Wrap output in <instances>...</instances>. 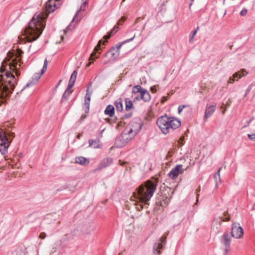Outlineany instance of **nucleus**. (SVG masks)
Returning a JSON list of instances; mask_svg holds the SVG:
<instances>
[{"label": "nucleus", "mask_w": 255, "mask_h": 255, "mask_svg": "<svg viewBox=\"0 0 255 255\" xmlns=\"http://www.w3.org/2000/svg\"><path fill=\"white\" fill-rule=\"evenodd\" d=\"M61 0H48L45 4L44 11L35 13L29 22L28 26L23 30L19 38L25 39L29 42L36 40L42 32L45 27L44 20L48 14L60 7L62 4Z\"/></svg>", "instance_id": "nucleus-1"}, {"label": "nucleus", "mask_w": 255, "mask_h": 255, "mask_svg": "<svg viewBox=\"0 0 255 255\" xmlns=\"http://www.w3.org/2000/svg\"><path fill=\"white\" fill-rule=\"evenodd\" d=\"M20 64L15 58L11 61L5 60L0 67V105L5 102V98L8 97L17 84V79L11 72H14L17 76L20 74L18 68Z\"/></svg>", "instance_id": "nucleus-2"}, {"label": "nucleus", "mask_w": 255, "mask_h": 255, "mask_svg": "<svg viewBox=\"0 0 255 255\" xmlns=\"http://www.w3.org/2000/svg\"><path fill=\"white\" fill-rule=\"evenodd\" d=\"M157 184V181L155 180H148L141 184L135 192L133 193L134 198L138 199L140 203L132 201V204L135 206L137 211H140L143 208V204L148 205V202L150 200L154 193Z\"/></svg>", "instance_id": "nucleus-3"}, {"label": "nucleus", "mask_w": 255, "mask_h": 255, "mask_svg": "<svg viewBox=\"0 0 255 255\" xmlns=\"http://www.w3.org/2000/svg\"><path fill=\"white\" fill-rule=\"evenodd\" d=\"M156 124L161 132L167 134L180 127L181 122L176 118L169 117L165 115L157 119Z\"/></svg>", "instance_id": "nucleus-4"}, {"label": "nucleus", "mask_w": 255, "mask_h": 255, "mask_svg": "<svg viewBox=\"0 0 255 255\" xmlns=\"http://www.w3.org/2000/svg\"><path fill=\"white\" fill-rule=\"evenodd\" d=\"M14 136V133L0 128V152L1 154L5 155L7 153V148Z\"/></svg>", "instance_id": "nucleus-5"}, {"label": "nucleus", "mask_w": 255, "mask_h": 255, "mask_svg": "<svg viewBox=\"0 0 255 255\" xmlns=\"http://www.w3.org/2000/svg\"><path fill=\"white\" fill-rule=\"evenodd\" d=\"M129 126L130 127L129 130L128 131L127 133H123L121 134V136L117 138L115 141V144L118 147H122L124 145V142L120 144V142L123 140H125V139H128V138L126 137L128 134H129L130 133L133 132L134 134H136L138 132L141 128V124L140 121L139 120H136L132 121L130 124Z\"/></svg>", "instance_id": "nucleus-6"}, {"label": "nucleus", "mask_w": 255, "mask_h": 255, "mask_svg": "<svg viewBox=\"0 0 255 255\" xmlns=\"http://www.w3.org/2000/svg\"><path fill=\"white\" fill-rule=\"evenodd\" d=\"M135 37V35H134L133 37H132L130 38H129L128 39H127L124 41H123L122 43H118L116 47H113L110 49V50L107 52V53L106 54L105 56L108 57L109 58V60L108 61H105L104 63V64H106L108 62H110L112 60H115L116 58H117L120 54V49L122 47V46L127 42H130L132 41Z\"/></svg>", "instance_id": "nucleus-7"}, {"label": "nucleus", "mask_w": 255, "mask_h": 255, "mask_svg": "<svg viewBox=\"0 0 255 255\" xmlns=\"http://www.w3.org/2000/svg\"><path fill=\"white\" fill-rule=\"evenodd\" d=\"M48 61L47 58L44 60V64L43 66V68L41 70L40 73H36L34 75L32 80L28 82L26 86L21 89V91H22L25 88L29 87L30 86L34 85L40 78L41 76L43 74L45 71L46 70L48 65Z\"/></svg>", "instance_id": "nucleus-8"}, {"label": "nucleus", "mask_w": 255, "mask_h": 255, "mask_svg": "<svg viewBox=\"0 0 255 255\" xmlns=\"http://www.w3.org/2000/svg\"><path fill=\"white\" fill-rule=\"evenodd\" d=\"M231 237L229 232H225L221 237V241L224 246L223 255H228L231 250L230 244Z\"/></svg>", "instance_id": "nucleus-9"}, {"label": "nucleus", "mask_w": 255, "mask_h": 255, "mask_svg": "<svg viewBox=\"0 0 255 255\" xmlns=\"http://www.w3.org/2000/svg\"><path fill=\"white\" fill-rule=\"evenodd\" d=\"M186 168L183 169V166L181 164H177L175 168L172 169V170L168 173V176L172 180L175 179L179 174H182Z\"/></svg>", "instance_id": "nucleus-10"}, {"label": "nucleus", "mask_w": 255, "mask_h": 255, "mask_svg": "<svg viewBox=\"0 0 255 255\" xmlns=\"http://www.w3.org/2000/svg\"><path fill=\"white\" fill-rule=\"evenodd\" d=\"M231 234L232 237L236 239H239L243 237L244 231L239 224L234 223L232 224Z\"/></svg>", "instance_id": "nucleus-11"}, {"label": "nucleus", "mask_w": 255, "mask_h": 255, "mask_svg": "<svg viewBox=\"0 0 255 255\" xmlns=\"http://www.w3.org/2000/svg\"><path fill=\"white\" fill-rule=\"evenodd\" d=\"M167 235L168 233L166 235H164L160 238L157 242L154 244L153 246V252L155 255H159L160 254V250L163 248L162 244H164L166 242V239Z\"/></svg>", "instance_id": "nucleus-12"}, {"label": "nucleus", "mask_w": 255, "mask_h": 255, "mask_svg": "<svg viewBox=\"0 0 255 255\" xmlns=\"http://www.w3.org/2000/svg\"><path fill=\"white\" fill-rule=\"evenodd\" d=\"M113 160L111 157H107L103 159L94 170L95 172H99L102 169L109 167L112 164Z\"/></svg>", "instance_id": "nucleus-13"}, {"label": "nucleus", "mask_w": 255, "mask_h": 255, "mask_svg": "<svg viewBox=\"0 0 255 255\" xmlns=\"http://www.w3.org/2000/svg\"><path fill=\"white\" fill-rule=\"evenodd\" d=\"M92 93V91H89V88L87 89L84 103V105L85 106L84 110L86 113H88L89 112L90 99Z\"/></svg>", "instance_id": "nucleus-14"}, {"label": "nucleus", "mask_w": 255, "mask_h": 255, "mask_svg": "<svg viewBox=\"0 0 255 255\" xmlns=\"http://www.w3.org/2000/svg\"><path fill=\"white\" fill-rule=\"evenodd\" d=\"M102 42L103 41L102 40H99L97 45L95 47L94 51L91 53V56L89 57V60L90 62L88 63H87V67L90 66L92 62H93V61L91 62V61L94 60L95 58H94V56L96 55V52H98V51L101 49V44Z\"/></svg>", "instance_id": "nucleus-15"}, {"label": "nucleus", "mask_w": 255, "mask_h": 255, "mask_svg": "<svg viewBox=\"0 0 255 255\" xmlns=\"http://www.w3.org/2000/svg\"><path fill=\"white\" fill-rule=\"evenodd\" d=\"M216 110V106L215 105H207L206 107V109L205 112L204 118L206 120L210 117L212 114L214 113Z\"/></svg>", "instance_id": "nucleus-16"}, {"label": "nucleus", "mask_w": 255, "mask_h": 255, "mask_svg": "<svg viewBox=\"0 0 255 255\" xmlns=\"http://www.w3.org/2000/svg\"><path fill=\"white\" fill-rule=\"evenodd\" d=\"M140 98L145 102H149L151 99L150 95L146 89H144L140 95Z\"/></svg>", "instance_id": "nucleus-17"}, {"label": "nucleus", "mask_w": 255, "mask_h": 255, "mask_svg": "<svg viewBox=\"0 0 255 255\" xmlns=\"http://www.w3.org/2000/svg\"><path fill=\"white\" fill-rule=\"evenodd\" d=\"M90 161L88 159L83 156L76 157L75 158V163L81 165H87Z\"/></svg>", "instance_id": "nucleus-18"}, {"label": "nucleus", "mask_w": 255, "mask_h": 255, "mask_svg": "<svg viewBox=\"0 0 255 255\" xmlns=\"http://www.w3.org/2000/svg\"><path fill=\"white\" fill-rule=\"evenodd\" d=\"M89 146L93 148H101L102 145L99 140L90 139L89 140Z\"/></svg>", "instance_id": "nucleus-19"}, {"label": "nucleus", "mask_w": 255, "mask_h": 255, "mask_svg": "<svg viewBox=\"0 0 255 255\" xmlns=\"http://www.w3.org/2000/svg\"><path fill=\"white\" fill-rule=\"evenodd\" d=\"M104 113L105 115L109 116L110 117H113L115 114V108L113 105H108Z\"/></svg>", "instance_id": "nucleus-20"}, {"label": "nucleus", "mask_w": 255, "mask_h": 255, "mask_svg": "<svg viewBox=\"0 0 255 255\" xmlns=\"http://www.w3.org/2000/svg\"><path fill=\"white\" fill-rule=\"evenodd\" d=\"M225 220L223 219L222 218L219 217L216 219H215L213 222V228H214L215 226H217L216 228L219 232L220 229V226L222 222L223 221H225Z\"/></svg>", "instance_id": "nucleus-21"}, {"label": "nucleus", "mask_w": 255, "mask_h": 255, "mask_svg": "<svg viewBox=\"0 0 255 255\" xmlns=\"http://www.w3.org/2000/svg\"><path fill=\"white\" fill-rule=\"evenodd\" d=\"M87 3H88V2H87V1H84V2H83V3H82V5L81 6L80 8L76 11V13H75V15H74V17H73V19H72V22H73V21H77V22H78V21L80 20V19H79V20H78V19H76V17L77 16V15H78L79 13L81 11H82V10H85V9H84V7L86 5H87Z\"/></svg>", "instance_id": "nucleus-22"}, {"label": "nucleus", "mask_w": 255, "mask_h": 255, "mask_svg": "<svg viewBox=\"0 0 255 255\" xmlns=\"http://www.w3.org/2000/svg\"><path fill=\"white\" fill-rule=\"evenodd\" d=\"M114 105L116 106L117 111L122 112L123 110V106L121 99H119L116 100L114 103Z\"/></svg>", "instance_id": "nucleus-23"}, {"label": "nucleus", "mask_w": 255, "mask_h": 255, "mask_svg": "<svg viewBox=\"0 0 255 255\" xmlns=\"http://www.w3.org/2000/svg\"><path fill=\"white\" fill-rule=\"evenodd\" d=\"M119 29V26L117 25H115L114 27L112 29L109 33L108 35H105L104 36V38L105 39H109L111 36L115 34Z\"/></svg>", "instance_id": "nucleus-24"}, {"label": "nucleus", "mask_w": 255, "mask_h": 255, "mask_svg": "<svg viewBox=\"0 0 255 255\" xmlns=\"http://www.w3.org/2000/svg\"><path fill=\"white\" fill-rule=\"evenodd\" d=\"M126 102V110L129 111L131 109L133 108L132 102L128 98L125 100Z\"/></svg>", "instance_id": "nucleus-25"}, {"label": "nucleus", "mask_w": 255, "mask_h": 255, "mask_svg": "<svg viewBox=\"0 0 255 255\" xmlns=\"http://www.w3.org/2000/svg\"><path fill=\"white\" fill-rule=\"evenodd\" d=\"M144 90L140 85H136L132 88V92L134 94L140 95L141 91Z\"/></svg>", "instance_id": "nucleus-26"}, {"label": "nucleus", "mask_w": 255, "mask_h": 255, "mask_svg": "<svg viewBox=\"0 0 255 255\" xmlns=\"http://www.w3.org/2000/svg\"><path fill=\"white\" fill-rule=\"evenodd\" d=\"M72 91H68L66 90L62 96L61 99L62 101L64 102L65 101H67Z\"/></svg>", "instance_id": "nucleus-27"}, {"label": "nucleus", "mask_w": 255, "mask_h": 255, "mask_svg": "<svg viewBox=\"0 0 255 255\" xmlns=\"http://www.w3.org/2000/svg\"><path fill=\"white\" fill-rule=\"evenodd\" d=\"M77 75V72L74 70L71 74L69 82L75 83Z\"/></svg>", "instance_id": "nucleus-28"}, {"label": "nucleus", "mask_w": 255, "mask_h": 255, "mask_svg": "<svg viewBox=\"0 0 255 255\" xmlns=\"http://www.w3.org/2000/svg\"><path fill=\"white\" fill-rule=\"evenodd\" d=\"M239 76V73L236 72L233 74L232 77L229 78V80L228 81V84L233 83L235 81V78H237Z\"/></svg>", "instance_id": "nucleus-29"}, {"label": "nucleus", "mask_w": 255, "mask_h": 255, "mask_svg": "<svg viewBox=\"0 0 255 255\" xmlns=\"http://www.w3.org/2000/svg\"><path fill=\"white\" fill-rule=\"evenodd\" d=\"M239 78H241V77L245 76L248 74V72L246 71L245 69H242L240 71H239Z\"/></svg>", "instance_id": "nucleus-30"}, {"label": "nucleus", "mask_w": 255, "mask_h": 255, "mask_svg": "<svg viewBox=\"0 0 255 255\" xmlns=\"http://www.w3.org/2000/svg\"><path fill=\"white\" fill-rule=\"evenodd\" d=\"M131 116H132L131 113L126 114H125L124 115H123L122 116V118L123 120H126V119L130 118L131 117Z\"/></svg>", "instance_id": "nucleus-31"}, {"label": "nucleus", "mask_w": 255, "mask_h": 255, "mask_svg": "<svg viewBox=\"0 0 255 255\" xmlns=\"http://www.w3.org/2000/svg\"><path fill=\"white\" fill-rule=\"evenodd\" d=\"M74 83H71V82L69 81L68 85L66 90L68 91H70V90L74 86Z\"/></svg>", "instance_id": "nucleus-32"}, {"label": "nucleus", "mask_w": 255, "mask_h": 255, "mask_svg": "<svg viewBox=\"0 0 255 255\" xmlns=\"http://www.w3.org/2000/svg\"><path fill=\"white\" fill-rule=\"evenodd\" d=\"M126 18L125 17H122L120 20H118L117 22V25H122L123 22L125 21Z\"/></svg>", "instance_id": "nucleus-33"}, {"label": "nucleus", "mask_w": 255, "mask_h": 255, "mask_svg": "<svg viewBox=\"0 0 255 255\" xmlns=\"http://www.w3.org/2000/svg\"><path fill=\"white\" fill-rule=\"evenodd\" d=\"M184 137L181 136L179 140L178 141V143L180 144V146H181L184 144Z\"/></svg>", "instance_id": "nucleus-34"}, {"label": "nucleus", "mask_w": 255, "mask_h": 255, "mask_svg": "<svg viewBox=\"0 0 255 255\" xmlns=\"http://www.w3.org/2000/svg\"><path fill=\"white\" fill-rule=\"evenodd\" d=\"M247 12H248L247 9L245 8L241 10L240 14L242 16H245V15H246Z\"/></svg>", "instance_id": "nucleus-35"}, {"label": "nucleus", "mask_w": 255, "mask_h": 255, "mask_svg": "<svg viewBox=\"0 0 255 255\" xmlns=\"http://www.w3.org/2000/svg\"><path fill=\"white\" fill-rule=\"evenodd\" d=\"M221 169V168H219L217 173H216L215 174L214 177V178L215 179V180H216L218 178H220V171Z\"/></svg>", "instance_id": "nucleus-36"}, {"label": "nucleus", "mask_w": 255, "mask_h": 255, "mask_svg": "<svg viewBox=\"0 0 255 255\" xmlns=\"http://www.w3.org/2000/svg\"><path fill=\"white\" fill-rule=\"evenodd\" d=\"M186 107L185 105H180L178 107V113L180 114L182 111V110H183V109Z\"/></svg>", "instance_id": "nucleus-37"}, {"label": "nucleus", "mask_w": 255, "mask_h": 255, "mask_svg": "<svg viewBox=\"0 0 255 255\" xmlns=\"http://www.w3.org/2000/svg\"><path fill=\"white\" fill-rule=\"evenodd\" d=\"M248 137L252 140L255 139V133L253 134H248Z\"/></svg>", "instance_id": "nucleus-38"}, {"label": "nucleus", "mask_w": 255, "mask_h": 255, "mask_svg": "<svg viewBox=\"0 0 255 255\" xmlns=\"http://www.w3.org/2000/svg\"><path fill=\"white\" fill-rule=\"evenodd\" d=\"M46 237V234L45 233H41L39 235V238L41 239H44Z\"/></svg>", "instance_id": "nucleus-39"}, {"label": "nucleus", "mask_w": 255, "mask_h": 255, "mask_svg": "<svg viewBox=\"0 0 255 255\" xmlns=\"http://www.w3.org/2000/svg\"><path fill=\"white\" fill-rule=\"evenodd\" d=\"M199 29V27H197L196 28V29H195L193 32V33L192 34V35L191 36V38H193L195 36V35L196 34L197 32V31Z\"/></svg>", "instance_id": "nucleus-40"}, {"label": "nucleus", "mask_w": 255, "mask_h": 255, "mask_svg": "<svg viewBox=\"0 0 255 255\" xmlns=\"http://www.w3.org/2000/svg\"><path fill=\"white\" fill-rule=\"evenodd\" d=\"M140 99V95H138L133 98V102H135L136 101L139 100Z\"/></svg>", "instance_id": "nucleus-41"}, {"label": "nucleus", "mask_w": 255, "mask_h": 255, "mask_svg": "<svg viewBox=\"0 0 255 255\" xmlns=\"http://www.w3.org/2000/svg\"><path fill=\"white\" fill-rule=\"evenodd\" d=\"M252 89V85H250L249 86L247 91H246V94H245V96L248 94V93L250 91V90H251Z\"/></svg>", "instance_id": "nucleus-42"}, {"label": "nucleus", "mask_w": 255, "mask_h": 255, "mask_svg": "<svg viewBox=\"0 0 255 255\" xmlns=\"http://www.w3.org/2000/svg\"><path fill=\"white\" fill-rule=\"evenodd\" d=\"M150 89H151V91H152V92L153 93H154L156 92V89L155 86L151 87Z\"/></svg>", "instance_id": "nucleus-43"}, {"label": "nucleus", "mask_w": 255, "mask_h": 255, "mask_svg": "<svg viewBox=\"0 0 255 255\" xmlns=\"http://www.w3.org/2000/svg\"><path fill=\"white\" fill-rule=\"evenodd\" d=\"M252 121V119H251L250 120H249V121H248V122H247V125H244V126L243 127V128H245L247 127V126H248L250 125V123L251 122V121Z\"/></svg>", "instance_id": "nucleus-44"}, {"label": "nucleus", "mask_w": 255, "mask_h": 255, "mask_svg": "<svg viewBox=\"0 0 255 255\" xmlns=\"http://www.w3.org/2000/svg\"><path fill=\"white\" fill-rule=\"evenodd\" d=\"M86 117H87L86 115H82L81 117V119L82 120H83L85 119L86 118Z\"/></svg>", "instance_id": "nucleus-45"}, {"label": "nucleus", "mask_w": 255, "mask_h": 255, "mask_svg": "<svg viewBox=\"0 0 255 255\" xmlns=\"http://www.w3.org/2000/svg\"><path fill=\"white\" fill-rule=\"evenodd\" d=\"M70 25H69L68 26H67V27L66 28V29L65 30V32H66L68 30H70Z\"/></svg>", "instance_id": "nucleus-46"}, {"label": "nucleus", "mask_w": 255, "mask_h": 255, "mask_svg": "<svg viewBox=\"0 0 255 255\" xmlns=\"http://www.w3.org/2000/svg\"><path fill=\"white\" fill-rule=\"evenodd\" d=\"M92 84V82H90V83L88 84V89L89 88V91H90V89H89L90 87V86H91Z\"/></svg>", "instance_id": "nucleus-47"}, {"label": "nucleus", "mask_w": 255, "mask_h": 255, "mask_svg": "<svg viewBox=\"0 0 255 255\" xmlns=\"http://www.w3.org/2000/svg\"><path fill=\"white\" fill-rule=\"evenodd\" d=\"M163 98H164V100L162 101V102H164V101L167 100L166 97H163Z\"/></svg>", "instance_id": "nucleus-48"}, {"label": "nucleus", "mask_w": 255, "mask_h": 255, "mask_svg": "<svg viewBox=\"0 0 255 255\" xmlns=\"http://www.w3.org/2000/svg\"><path fill=\"white\" fill-rule=\"evenodd\" d=\"M139 19H140V17H137L136 19V22H138L139 21Z\"/></svg>", "instance_id": "nucleus-49"}, {"label": "nucleus", "mask_w": 255, "mask_h": 255, "mask_svg": "<svg viewBox=\"0 0 255 255\" xmlns=\"http://www.w3.org/2000/svg\"><path fill=\"white\" fill-rule=\"evenodd\" d=\"M80 136H81V134H79L78 135H77V138L79 139L80 138Z\"/></svg>", "instance_id": "nucleus-50"}, {"label": "nucleus", "mask_w": 255, "mask_h": 255, "mask_svg": "<svg viewBox=\"0 0 255 255\" xmlns=\"http://www.w3.org/2000/svg\"><path fill=\"white\" fill-rule=\"evenodd\" d=\"M193 38H191V36H190V42H192V40H193Z\"/></svg>", "instance_id": "nucleus-51"}, {"label": "nucleus", "mask_w": 255, "mask_h": 255, "mask_svg": "<svg viewBox=\"0 0 255 255\" xmlns=\"http://www.w3.org/2000/svg\"><path fill=\"white\" fill-rule=\"evenodd\" d=\"M61 81H62V80H60L59 81V82H58V83L57 86H59V85L60 84V83L61 82Z\"/></svg>", "instance_id": "nucleus-52"}, {"label": "nucleus", "mask_w": 255, "mask_h": 255, "mask_svg": "<svg viewBox=\"0 0 255 255\" xmlns=\"http://www.w3.org/2000/svg\"><path fill=\"white\" fill-rule=\"evenodd\" d=\"M225 111H226V110H224V111H223L222 112L223 114H225Z\"/></svg>", "instance_id": "nucleus-53"}, {"label": "nucleus", "mask_w": 255, "mask_h": 255, "mask_svg": "<svg viewBox=\"0 0 255 255\" xmlns=\"http://www.w3.org/2000/svg\"><path fill=\"white\" fill-rule=\"evenodd\" d=\"M119 162H120V164H121V165H123V164H124V163H121V160H119Z\"/></svg>", "instance_id": "nucleus-54"}, {"label": "nucleus", "mask_w": 255, "mask_h": 255, "mask_svg": "<svg viewBox=\"0 0 255 255\" xmlns=\"http://www.w3.org/2000/svg\"><path fill=\"white\" fill-rule=\"evenodd\" d=\"M229 220H230V219L229 218L226 219V221H229Z\"/></svg>", "instance_id": "nucleus-55"}, {"label": "nucleus", "mask_w": 255, "mask_h": 255, "mask_svg": "<svg viewBox=\"0 0 255 255\" xmlns=\"http://www.w3.org/2000/svg\"><path fill=\"white\" fill-rule=\"evenodd\" d=\"M105 42H106V41H104V42H103V44H104Z\"/></svg>", "instance_id": "nucleus-56"}, {"label": "nucleus", "mask_w": 255, "mask_h": 255, "mask_svg": "<svg viewBox=\"0 0 255 255\" xmlns=\"http://www.w3.org/2000/svg\"><path fill=\"white\" fill-rule=\"evenodd\" d=\"M197 202L198 201V197H197Z\"/></svg>", "instance_id": "nucleus-57"}, {"label": "nucleus", "mask_w": 255, "mask_h": 255, "mask_svg": "<svg viewBox=\"0 0 255 255\" xmlns=\"http://www.w3.org/2000/svg\"><path fill=\"white\" fill-rule=\"evenodd\" d=\"M193 0H191V2H192V1H193Z\"/></svg>", "instance_id": "nucleus-58"}]
</instances>
